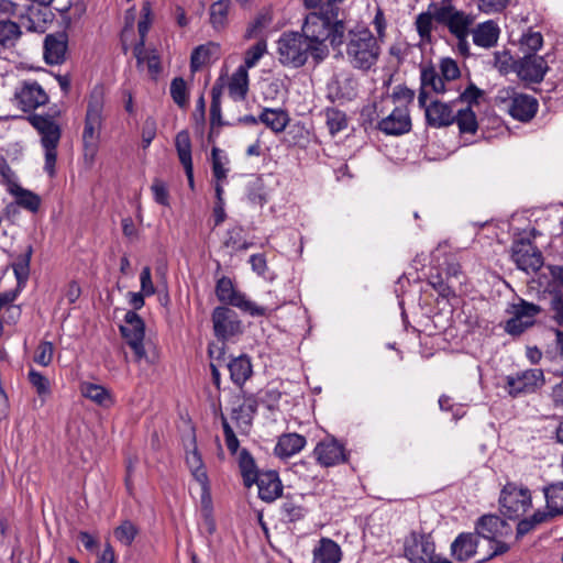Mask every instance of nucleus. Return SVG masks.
I'll return each mask as SVG.
<instances>
[{
  "label": "nucleus",
  "mask_w": 563,
  "mask_h": 563,
  "mask_svg": "<svg viewBox=\"0 0 563 563\" xmlns=\"http://www.w3.org/2000/svg\"><path fill=\"white\" fill-rule=\"evenodd\" d=\"M440 71L444 80H454L460 77V68L452 58H443L440 62Z\"/></svg>",
  "instance_id": "774afa93"
},
{
  "label": "nucleus",
  "mask_w": 563,
  "mask_h": 563,
  "mask_svg": "<svg viewBox=\"0 0 563 563\" xmlns=\"http://www.w3.org/2000/svg\"><path fill=\"white\" fill-rule=\"evenodd\" d=\"M25 120L41 136L44 151V172L54 177L56 174L57 147L62 139V128L51 114H29Z\"/></svg>",
  "instance_id": "7ed1b4c3"
},
{
  "label": "nucleus",
  "mask_w": 563,
  "mask_h": 563,
  "mask_svg": "<svg viewBox=\"0 0 563 563\" xmlns=\"http://www.w3.org/2000/svg\"><path fill=\"white\" fill-rule=\"evenodd\" d=\"M175 147L180 164L184 166L189 185L194 186V166L191 158V140L187 130H181L176 134Z\"/></svg>",
  "instance_id": "cd10ccee"
},
{
  "label": "nucleus",
  "mask_w": 563,
  "mask_h": 563,
  "mask_svg": "<svg viewBox=\"0 0 563 563\" xmlns=\"http://www.w3.org/2000/svg\"><path fill=\"white\" fill-rule=\"evenodd\" d=\"M344 53L347 64L353 69L368 73L377 67L382 45L367 27L350 30L346 34Z\"/></svg>",
  "instance_id": "f03ea898"
},
{
  "label": "nucleus",
  "mask_w": 563,
  "mask_h": 563,
  "mask_svg": "<svg viewBox=\"0 0 563 563\" xmlns=\"http://www.w3.org/2000/svg\"><path fill=\"white\" fill-rule=\"evenodd\" d=\"M8 192L14 197L19 207L32 213L38 211L42 200L37 194L23 188L19 184H12L11 188H8Z\"/></svg>",
  "instance_id": "c9c22d12"
},
{
  "label": "nucleus",
  "mask_w": 563,
  "mask_h": 563,
  "mask_svg": "<svg viewBox=\"0 0 563 563\" xmlns=\"http://www.w3.org/2000/svg\"><path fill=\"white\" fill-rule=\"evenodd\" d=\"M221 96L222 86L216 84L211 89L210 123L212 129L224 125L221 118Z\"/></svg>",
  "instance_id": "603ef678"
},
{
  "label": "nucleus",
  "mask_w": 563,
  "mask_h": 563,
  "mask_svg": "<svg viewBox=\"0 0 563 563\" xmlns=\"http://www.w3.org/2000/svg\"><path fill=\"white\" fill-rule=\"evenodd\" d=\"M48 95L35 80H23L15 88L13 100L23 112H31L48 102Z\"/></svg>",
  "instance_id": "2eb2a0df"
},
{
  "label": "nucleus",
  "mask_w": 563,
  "mask_h": 563,
  "mask_svg": "<svg viewBox=\"0 0 563 563\" xmlns=\"http://www.w3.org/2000/svg\"><path fill=\"white\" fill-rule=\"evenodd\" d=\"M338 14V8H330L325 11L321 9L320 12H312L306 16L300 34L309 40V43L314 47V63L317 64L329 54L325 41L329 37L331 19L336 18Z\"/></svg>",
  "instance_id": "20e7f679"
},
{
  "label": "nucleus",
  "mask_w": 563,
  "mask_h": 563,
  "mask_svg": "<svg viewBox=\"0 0 563 563\" xmlns=\"http://www.w3.org/2000/svg\"><path fill=\"white\" fill-rule=\"evenodd\" d=\"M212 156V173L217 181H222L227 178L229 169L225 168V164L228 163V157L223 154V152L213 147L211 151Z\"/></svg>",
  "instance_id": "5fc2aeb1"
},
{
  "label": "nucleus",
  "mask_w": 563,
  "mask_h": 563,
  "mask_svg": "<svg viewBox=\"0 0 563 563\" xmlns=\"http://www.w3.org/2000/svg\"><path fill=\"white\" fill-rule=\"evenodd\" d=\"M511 257L517 267L527 274L536 273L543 265L541 251L529 240H516L511 246Z\"/></svg>",
  "instance_id": "dca6fc26"
},
{
  "label": "nucleus",
  "mask_w": 563,
  "mask_h": 563,
  "mask_svg": "<svg viewBox=\"0 0 563 563\" xmlns=\"http://www.w3.org/2000/svg\"><path fill=\"white\" fill-rule=\"evenodd\" d=\"M543 45V36L540 32L532 31L529 29L527 32H525L520 40H519V46L520 51L527 55V54H536L537 51H539Z\"/></svg>",
  "instance_id": "09e8293b"
},
{
  "label": "nucleus",
  "mask_w": 563,
  "mask_h": 563,
  "mask_svg": "<svg viewBox=\"0 0 563 563\" xmlns=\"http://www.w3.org/2000/svg\"><path fill=\"white\" fill-rule=\"evenodd\" d=\"M80 391L84 397L92 400L99 406L110 407L113 404L110 391L101 385L82 383L80 385Z\"/></svg>",
  "instance_id": "ea45409f"
},
{
  "label": "nucleus",
  "mask_w": 563,
  "mask_h": 563,
  "mask_svg": "<svg viewBox=\"0 0 563 563\" xmlns=\"http://www.w3.org/2000/svg\"><path fill=\"white\" fill-rule=\"evenodd\" d=\"M552 519L550 518V515L545 514L544 510H536L531 516L519 520L516 528V539H522L526 534L537 529V527H539L540 525L549 522Z\"/></svg>",
  "instance_id": "58836bf2"
},
{
  "label": "nucleus",
  "mask_w": 563,
  "mask_h": 563,
  "mask_svg": "<svg viewBox=\"0 0 563 563\" xmlns=\"http://www.w3.org/2000/svg\"><path fill=\"white\" fill-rule=\"evenodd\" d=\"M239 466L243 483L246 487H251L255 484L261 472L256 470L255 461L247 450L243 449L239 455Z\"/></svg>",
  "instance_id": "79ce46f5"
},
{
  "label": "nucleus",
  "mask_w": 563,
  "mask_h": 563,
  "mask_svg": "<svg viewBox=\"0 0 563 563\" xmlns=\"http://www.w3.org/2000/svg\"><path fill=\"white\" fill-rule=\"evenodd\" d=\"M341 558L340 545L328 538H322L313 550V563H339Z\"/></svg>",
  "instance_id": "f704fd0d"
},
{
  "label": "nucleus",
  "mask_w": 563,
  "mask_h": 563,
  "mask_svg": "<svg viewBox=\"0 0 563 563\" xmlns=\"http://www.w3.org/2000/svg\"><path fill=\"white\" fill-rule=\"evenodd\" d=\"M139 530L134 523L126 520L123 521L119 527L114 529V537L119 542L124 545H131L134 541Z\"/></svg>",
  "instance_id": "13d9d810"
},
{
  "label": "nucleus",
  "mask_w": 563,
  "mask_h": 563,
  "mask_svg": "<svg viewBox=\"0 0 563 563\" xmlns=\"http://www.w3.org/2000/svg\"><path fill=\"white\" fill-rule=\"evenodd\" d=\"M494 103L521 122L530 121L537 114L539 108L538 100L534 97L518 92L512 87L498 89L494 97Z\"/></svg>",
  "instance_id": "423d86ee"
},
{
  "label": "nucleus",
  "mask_w": 563,
  "mask_h": 563,
  "mask_svg": "<svg viewBox=\"0 0 563 563\" xmlns=\"http://www.w3.org/2000/svg\"><path fill=\"white\" fill-rule=\"evenodd\" d=\"M306 438L298 433H285L278 438L274 453L280 459L290 457L299 453L306 445Z\"/></svg>",
  "instance_id": "c756f323"
},
{
  "label": "nucleus",
  "mask_w": 563,
  "mask_h": 563,
  "mask_svg": "<svg viewBox=\"0 0 563 563\" xmlns=\"http://www.w3.org/2000/svg\"><path fill=\"white\" fill-rule=\"evenodd\" d=\"M280 515L284 520L295 522L303 518L305 508L299 500L286 498L280 506Z\"/></svg>",
  "instance_id": "3c124183"
},
{
  "label": "nucleus",
  "mask_w": 563,
  "mask_h": 563,
  "mask_svg": "<svg viewBox=\"0 0 563 563\" xmlns=\"http://www.w3.org/2000/svg\"><path fill=\"white\" fill-rule=\"evenodd\" d=\"M483 96V91L477 88L474 84H470L465 90L460 95V97L456 99L457 104L460 102H466L467 106L472 109L473 104H478L479 98Z\"/></svg>",
  "instance_id": "338daca9"
},
{
  "label": "nucleus",
  "mask_w": 563,
  "mask_h": 563,
  "mask_svg": "<svg viewBox=\"0 0 563 563\" xmlns=\"http://www.w3.org/2000/svg\"><path fill=\"white\" fill-rule=\"evenodd\" d=\"M473 42L475 45L489 48L496 45L499 37V27L494 21L479 23L475 29H471Z\"/></svg>",
  "instance_id": "7c9ffc66"
},
{
  "label": "nucleus",
  "mask_w": 563,
  "mask_h": 563,
  "mask_svg": "<svg viewBox=\"0 0 563 563\" xmlns=\"http://www.w3.org/2000/svg\"><path fill=\"white\" fill-rule=\"evenodd\" d=\"M314 60V47L300 32H285L277 41L278 62L286 67H302L308 58Z\"/></svg>",
  "instance_id": "39448f33"
},
{
  "label": "nucleus",
  "mask_w": 563,
  "mask_h": 563,
  "mask_svg": "<svg viewBox=\"0 0 563 563\" xmlns=\"http://www.w3.org/2000/svg\"><path fill=\"white\" fill-rule=\"evenodd\" d=\"M386 135H401L411 130L409 109L405 104H396L391 112L383 118L377 125Z\"/></svg>",
  "instance_id": "6ab92c4d"
},
{
  "label": "nucleus",
  "mask_w": 563,
  "mask_h": 563,
  "mask_svg": "<svg viewBox=\"0 0 563 563\" xmlns=\"http://www.w3.org/2000/svg\"><path fill=\"white\" fill-rule=\"evenodd\" d=\"M541 311L540 306L520 298L518 302L510 306L511 318L506 321L505 332L512 336L522 334L534 324L536 318Z\"/></svg>",
  "instance_id": "ddd939ff"
},
{
  "label": "nucleus",
  "mask_w": 563,
  "mask_h": 563,
  "mask_svg": "<svg viewBox=\"0 0 563 563\" xmlns=\"http://www.w3.org/2000/svg\"><path fill=\"white\" fill-rule=\"evenodd\" d=\"M151 190L153 192V197L156 203L162 205L164 207H169V192L166 184L161 179H154Z\"/></svg>",
  "instance_id": "69168bd1"
},
{
  "label": "nucleus",
  "mask_w": 563,
  "mask_h": 563,
  "mask_svg": "<svg viewBox=\"0 0 563 563\" xmlns=\"http://www.w3.org/2000/svg\"><path fill=\"white\" fill-rule=\"evenodd\" d=\"M500 511L509 519H517L532 508V495L529 488L508 482L499 496Z\"/></svg>",
  "instance_id": "6e6552de"
},
{
  "label": "nucleus",
  "mask_w": 563,
  "mask_h": 563,
  "mask_svg": "<svg viewBox=\"0 0 563 563\" xmlns=\"http://www.w3.org/2000/svg\"><path fill=\"white\" fill-rule=\"evenodd\" d=\"M439 8L438 2H432L426 12H421L416 16L415 27L423 44L432 43L433 23H435V11Z\"/></svg>",
  "instance_id": "2f4dec72"
},
{
  "label": "nucleus",
  "mask_w": 563,
  "mask_h": 563,
  "mask_svg": "<svg viewBox=\"0 0 563 563\" xmlns=\"http://www.w3.org/2000/svg\"><path fill=\"white\" fill-rule=\"evenodd\" d=\"M67 35L64 32L47 34L44 40V59L49 65H59L65 60Z\"/></svg>",
  "instance_id": "5701e85b"
},
{
  "label": "nucleus",
  "mask_w": 563,
  "mask_h": 563,
  "mask_svg": "<svg viewBox=\"0 0 563 563\" xmlns=\"http://www.w3.org/2000/svg\"><path fill=\"white\" fill-rule=\"evenodd\" d=\"M134 54L137 64L145 65L148 74L152 77H156L161 71V62L158 55L144 51V46H135Z\"/></svg>",
  "instance_id": "de8ad7c7"
},
{
  "label": "nucleus",
  "mask_w": 563,
  "mask_h": 563,
  "mask_svg": "<svg viewBox=\"0 0 563 563\" xmlns=\"http://www.w3.org/2000/svg\"><path fill=\"white\" fill-rule=\"evenodd\" d=\"M228 90L230 97L235 100H244L249 91V71L244 67H238L232 74Z\"/></svg>",
  "instance_id": "e433bc0d"
},
{
  "label": "nucleus",
  "mask_w": 563,
  "mask_h": 563,
  "mask_svg": "<svg viewBox=\"0 0 563 563\" xmlns=\"http://www.w3.org/2000/svg\"><path fill=\"white\" fill-rule=\"evenodd\" d=\"M477 537L485 540L508 538L512 534L511 526L497 515H483L475 523Z\"/></svg>",
  "instance_id": "aec40b11"
},
{
  "label": "nucleus",
  "mask_w": 563,
  "mask_h": 563,
  "mask_svg": "<svg viewBox=\"0 0 563 563\" xmlns=\"http://www.w3.org/2000/svg\"><path fill=\"white\" fill-rule=\"evenodd\" d=\"M216 295L221 302L236 307L252 317H264L267 313L265 307L256 305L247 299L243 292L236 290L229 277H222L217 282Z\"/></svg>",
  "instance_id": "9b49d317"
},
{
  "label": "nucleus",
  "mask_w": 563,
  "mask_h": 563,
  "mask_svg": "<svg viewBox=\"0 0 563 563\" xmlns=\"http://www.w3.org/2000/svg\"><path fill=\"white\" fill-rule=\"evenodd\" d=\"M230 0H218L210 5V23L217 31L223 30L228 23Z\"/></svg>",
  "instance_id": "37998d69"
},
{
  "label": "nucleus",
  "mask_w": 563,
  "mask_h": 563,
  "mask_svg": "<svg viewBox=\"0 0 563 563\" xmlns=\"http://www.w3.org/2000/svg\"><path fill=\"white\" fill-rule=\"evenodd\" d=\"M85 117L80 136L81 155L86 168L95 165L100 150L101 132L107 113V91L102 84L95 85L85 97Z\"/></svg>",
  "instance_id": "f257e3e1"
},
{
  "label": "nucleus",
  "mask_w": 563,
  "mask_h": 563,
  "mask_svg": "<svg viewBox=\"0 0 563 563\" xmlns=\"http://www.w3.org/2000/svg\"><path fill=\"white\" fill-rule=\"evenodd\" d=\"M542 492L547 503L545 514L551 519L563 515V481L544 486Z\"/></svg>",
  "instance_id": "72a5a7b5"
},
{
  "label": "nucleus",
  "mask_w": 563,
  "mask_h": 563,
  "mask_svg": "<svg viewBox=\"0 0 563 563\" xmlns=\"http://www.w3.org/2000/svg\"><path fill=\"white\" fill-rule=\"evenodd\" d=\"M273 16L269 10H263L256 14L254 20L249 24L244 37L246 40L257 38L263 31L272 23Z\"/></svg>",
  "instance_id": "49530a36"
},
{
  "label": "nucleus",
  "mask_w": 563,
  "mask_h": 563,
  "mask_svg": "<svg viewBox=\"0 0 563 563\" xmlns=\"http://www.w3.org/2000/svg\"><path fill=\"white\" fill-rule=\"evenodd\" d=\"M345 24L342 20H339L338 16L331 19V24L329 26V37L330 44L333 48L345 44L346 35H345Z\"/></svg>",
  "instance_id": "6e6d98bb"
},
{
  "label": "nucleus",
  "mask_w": 563,
  "mask_h": 563,
  "mask_svg": "<svg viewBox=\"0 0 563 563\" xmlns=\"http://www.w3.org/2000/svg\"><path fill=\"white\" fill-rule=\"evenodd\" d=\"M257 410V401L254 397L247 396L238 402L231 410V419L236 423L241 432H247L254 415Z\"/></svg>",
  "instance_id": "bb28decb"
},
{
  "label": "nucleus",
  "mask_w": 563,
  "mask_h": 563,
  "mask_svg": "<svg viewBox=\"0 0 563 563\" xmlns=\"http://www.w3.org/2000/svg\"><path fill=\"white\" fill-rule=\"evenodd\" d=\"M258 120L272 131L279 133L286 129L289 122V117L280 109L266 108L260 114Z\"/></svg>",
  "instance_id": "4c0bfd02"
},
{
  "label": "nucleus",
  "mask_w": 563,
  "mask_h": 563,
  "mask_svg": "<svg viewBox=\"0 0 563 563\" xmlns=\"http://www.w3.org/2000/svg\"><path fill=\"white\" fill-rule=\"evenodd\" d=\"M186 464L195 481L201 486V497L203 500L205 497H209L210 495V482L202 456L196 446L191 451L187 452Z\"/></svg>",
  "instance_id": "393cba45"
},
{
  "label": "nucleus",
  "mask_w": 563,
  "mask_h": 563,
  "mask_svg": "<svg viewBox=\"0 0 563 563\" xmlns=\"http://www.w3.org/2000/svg\"><path fill=\"white\" fill-rule=\"evenodd\" d=\"M544 383L543 371L530 368L507 375L503 388L511 398H518L536 393Z\"/></svg>",
  "instance_id": "f8f14e48"
},
{
  "label": "nucleus",
  "mask_w": 563,
  "mask_h": 563,
  "mask_svg": "<svg viewBox=\"0 0 563 563\" xmlns=\"http://www.w3.org/2000/svg\"><path fill=\"white\" fill-rule=\"evenodd\" d=\"M54 345L52 342H41L34 354V362L41 366H48L53 361Z\"/></svg>",
  "instance_id": "680f3d73"
},
{
  "label": "nucleus",
  "mask_w": 563,
  "mask_h": 563,
  "mask_svg": "<svg viewBox=\"0 0 563 563\" xmlns=\"http://www.w3.org/2000/svg\"><path fill=\"white\" fill-rule=\"evenodd\" d=\"M550 311L552 320L563 327V295L560 291L551 294Z\"/></svg>",
  "instance_id": "e2e57ef3"
},
{
  "label": "nucleus",
  "mask_w": 563,
  "mask_h": 563,
  "mask_svg": "<svg viewBox=\"0 0 563 563\" xmlns=\"http://www.w3.org/2000/svg\"><path fill=\"white\" fill-rule=\"evenodd\" d=\"M244 230L240 225L229 229L225 233L223 245L233 252L245 251L252 246V243L244 239Z\"/></svg>",
  "instance_id": "c03bdc74"
},
{
  "label": "nucleus",
  "mask_w": 563,
  "mask_h": 563,
  "mask_svg": "<svg viewBox=\"0 0 563 563\" xmlns=\"http://www.w3.org/2000/svg\"><path fill=\"white\" fill-rule=\"evenodd\" d=\"M404 556L410 563H452L435 553V544L430 533L411 531L404 539Z\"/></svg>",
  "instance_id": "0eeeda50"
},
{
  "label": "nucleus",
  "mask_w": 563,
  "mask_h": 563,
  "mask_svg": "<svg viewBox=\"0 0 563 563\" xmlns=\"http://www.w3.org/2000/svg\"><path fill=\"white\" fill-rule=\"evenodd\" d=\"M456 119L455 122L459 125L461 133H475L478 124L475 112L470 107L459 108L455 110Z\"/></svg>",
  "instance_id": "a18cd8bd"
},
{
  "label": "nucleus",
  "mask_w": 563,
  "mask_h": 563,
  "mask_svg": "<svg viewBox=\"0 0 563 563\" xmlns=\"http://www.w3.org/2000/svg\"><path fill=\"white\" fill-rule=\"evenodd\" d=\"M477 547V534L463 532L452 542L451 552L457 561L465 562L475 555Z\"/></svg>",
  "instance_id": "c85d7f7f"
},
{
  "label": "nucleus",
  "mask_w": 563,
  "mask_h": 563,
  "mask_svg": "<svg viewBox=\"0 0 563 563\" xmlns=\"http://www.w3.org/2000/svg\"><path fill=\"white\" fill-rule=\"evenodd\" d=\"M445 80L432 65L421 66L420 69V91L418 96L419 107H423L428 101L429 91L442 93L445 91Z\"/></svg>",
  "instance_id": "4be33fe9"
},
{
  "label": "nucleus",
  "mask_w": 563,
  "mask_h": 563,
  "mask_svg": "<svg viewBox=\"0 0 563 563\" xmlns=\"http://www.w3.org/2000/svg\"><path fill=\"white\" fill-rule=\"evenodd\" d=\"M220 56V45L214 42H208L206 44L197 46L190 57V69L197 71L201 67L208 65L213 59H218Z\"/></svg>",
  "instance_id": "473e14b6"
},
{
  "label": "nucleus",
  "mask_w": 563,
  "mask_h": 563,
  "mask_svg": "<svg viewBox=\"0 0 563 563\" xmlns=\"http://www.w3.org/2000/svg\"><path fill=\"white\" fill-rule=\"evenodd\" d=\"M457 100L443 102L438 99L424 102L426 123L433 129L446 128L455 123Z\"/></svg>",
  "instance_id": "f3484780"
},
{
  "label": "nucleus",
  "mask_w": 563,
  "mask_h": 563,
  "mask_svg": "<svg viewBox=\"0 0 563 563\" xmlns=\"http://www.w3.org/2000/svg\"><path fill=\"white\" fill-rule=\"evenodd\" d=\"M413 98L415 91L401 85L395 87L390 95V99L395 106L405 104L406 108L412 103Z\"/></svg>",
  "instance_id": "0e129e2a"
},
{
  "label": "nucleus",
  "mask_w": 563,
  "mask_h": 563,
  "mask_svg": "<svg viewBox=\"0 0 563 563\" xmlns=\"http://www.w3.org/2000/svg\"><path fill=\"white\" fill-rule=\"evenodd\" d=\"M255 484L258 487V497L266 503H272L282 496L283 484L275 471L261 472Z\"/></svg>",
  "instance_id": "b1692460"
},
{
  "label": "nucleus",
  "mask_w": 563,
  "mask_h": 563,
  "mask_svg": "<svg viewBox=\"0 0 563 563\" xmlns=\"http://www.w3.org/2000/svg\"><path fill=\"white\" fill-rule=\"evenodd\" d=\"M327 125L332 134L344 130L347 125L346 115L338 109H327Z\"/></svg>",
  "instance_id": "4d7b16f0"
},
{
  "label": "nucleus",
  "mask_w": 563,
  "mask_h": 563,
  "mask_svg": "<svg viewBox=\"0 0 563 563\" xmlns=\"http://www.w3.org/2000/svg\"><path fill=\"white\" fill-rule=\"evenodd\" d=\"M170 96L174 102L183 108L188 102V93L186 81L181 77H176L172 80L170 84Z\"/></svg>",
  "instance_id": "bf43d9fd"
},
{
  "label": "nucleus",
  "mask_w": 563,
  "mask_h": 563,
  "mask_svg": "<svg viewBox=\"0 0 563 563\" xmlns=\"http://www.w3.org/2000/svg\"><path fill=\"white\" fill-rule=\"evenodd\" d=\"M213 334L219 342H235L243 333V323L238 313L227 306L216 307L211 314Z\"/></svg>",
  "instance_id": "9d476101"
},
{
  "label": "nucleus",
  "mask_w": 563,
  "mask_h": 563,
  "mask_svg": "<svg viewBox=\"0 0 563 563\" xmlns=\"http://www.w3.org/2000/svg\"><path fill=\"white\" fill-rule=\"evenodd\" d=\"M27 379L32 387L35 389L38 397L42 399H45L47 396L51 395V383L46 376L41 374L34 368H31L27 373Z\"/></svg>",
  "instance_id": "864d4df0"
},
{
  "label": "nucleus",
  "mask_w": 563,
  "mask_h": 563,
  "mask_svg": "<svg viewBox=\"0 0 563 563\" xmlns=\"http://www.w3.org/2000/svg\"><path fill=\"white\" fill-rule=\"evenodd\" d=\"M152 24V7L150 2H145L141 9V20L137 23L140 34V43L136 46H144L145 36Z\"/></svg>",
  "instance_id": "052dcab7"
},
{
  "label": "nucleus",
  "mask_w": 563,
  "mask_h": 563,
  "mask_svg": "<svg viewBox=\"0 0 563 563\" xmlns=\"http://www.w3.org/2000/svg\"><path fill=\"white\" fill-rule=\"evenodd\" d=\"M435 8V23L448 29L452 36L471 34L475 18L473 14L459 10L452 0H441Z\"/></svg>",
  "instance_id": "1a4fd4ad"
},
{
  "label": "nucleus",
  "mask_w": 563,
  "mask_h": 563,
  "mask_svg": "<svg viewBox=\"0 0 563 563\" xmlns=\"http://www.w3.org/2000/svg\"><path fill=\"white\" fill-rule=\"evenodd\" d=\"M122 336L126 344L134 352L136 362L147 360L144 349L145 325L141 317L135 311H128L124 317V324L120 327Z\"/></svg>",
  "instance_id": "4468645a"
},
{
  "label": "nucleus",
  "mask_w": 563,
  "mask_h": 563,
  "mask_svg": "<svg viewBox=\"0 0 563 563\" xmlns=\"http://www.w3.org/2000/svg\"><path fill=\"white\" fill-rule=\"evenodd\" d=\"M549 66L544 57L527 54L514 62V71L525 82L539 84L543 80Z\"/></svg>",
  "instance_id": "a211bd4d"
},
{
  "label": "nucleus",
  "mask_w": 563,
  "mask_h": 563,
  "mask_svg": "<svg viewBox=\"0 0 563 563\" xmlns=\"http://www.w3.org/2000/svg\"><path fill=\"white\" fill-rule=\"evenodd\" d=\"M227 367L231 382L238 387H242L253 375L251 357L246 354L230 356Z\"/></svg>",
  "instance_id": "a878e982"
},
{
  "label": "nucleus",
  "mask_w": 563,
  "mask_h": 563,
  "mask_svg": "<svg viewBox=\"0 0 563 563\" xmlns=\"http://www.w3.org/2000/svg\"><path fill=\"white\" fill-rule=\"evenodd\" d=\"M22 36L21 26L11 20H0V48L8 49L15 46Z\"/></svg>",
  "instance_id": "a19ab883"
},
{
  "label": "nucleus",
  "mask_w": 563,
  "mask_h": 563,
  "mask_svg": "<svg viewBox=\"0 0 563 563\" xmlns=\"http://www.w3.org/2000/svg\"><path fill=\"white\" fill-rule=\"evenodd\" d=\"M313 454L318 463L324 467L334 466L346 461L343 444L334 439L319 442L313 450Z\"/></svg>",
  "instance_id": "412c9836"
},
{
  "label": "nucleus",
  "mask_w": 563,
  "mask_h": 563,
  "mask_svg": "<svg viewBox=\"0 0 563 563\" xmlns=\"http://www.w3.org/2000/svg\"><path fill=\"white\" fill-rule=\"evenodd\" d=\"M266 52L267 43L265 40L261 38L254 45L246 49L244 54V63L239 67H244V69L249 71L250 68H253L257 65V63Z\"/></svg>",
  "instance_id": "8fccbe9b"
}]
</instances>
